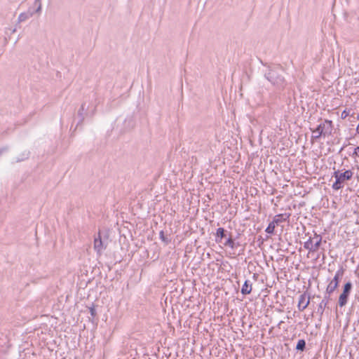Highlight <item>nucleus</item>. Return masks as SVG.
I'll list each match as a JSON object with an SVG mask.
<instances>
[{"label":"nucleus","instance_id":"16","mask_svg":"<svg viewBox=\"0 0 359 359\" xmlns=\"http://www.w3.org/2000/svg\"><path fill=\"white\" fill-rule=\"evenodd\" d=\"M353 156H358L359 157V147H357L355 150H354V152L353 154Z\"/></svg>","mask_w":359,"mask_h":359},{"label":"nucleus","instance_id":"17","mask_svg":"<svg viewBox=\"0 0 359 359\" xmlns=\"http://www.w3.org/2000/svg\"><path fill=\"white\" fill-rule=\"evenodd\" d=\"M94 311H94V309H91V314H92L93 316L94 315Z\"/></svg>","mask_w":359,"mask_h":359},{"label":"nucleus","instance_id":"5","mask_svg":"<svg viewBox=\"0 0 359 359\" xmlns=\"http://www.w3.org/2000/svg\"><path fill=\"white\" fill-rule=\"evenodd\" d=\"M94 249L99 254H100L103 250V243H102L100 235H99L97 238H95Z\"/></svg>","mask_w":359,"mask_h":359},{"label":"nucleus","instance_id":"3","mask_svg":"<svg viewBox=\"0 0 359 359\" xmlns=\"http://www.w3.org/2000/svg\"><path fill=\"white\" fill-rule=\"evenodd\" d=\"M320 243L321 238L319 236H316L306 241L304 246L309 251L316 252L318 250Z\"/></svg>","mask_w":359,"mask_h":359},{"label":"nucleus","instance_id":"15","mask_svg":"<svg viewBox=\"0 0 359 359\" xmlns=\"http://www.w3.org/2000/svg\"><path fill=\"white\" fill-rule=\"evenodd\" d=\"M349 115V112L347 110H344L341 114V118L345 119Z\"/></svg>","mask_w":359,"mask_h":359},{"label":"nucleus","instance_id":"13","mask_svg":"<svg viewBox=\"0 0 359 359\" xmlns=\"http://www.w3.org/2000/svg\"><path fill=\"white\" fill-rule=\"evenodd\" d=\"M306 342L304 339H300L298 341L296 348L298 350L303 351L305 348Z\"/></svg>","mask_w":359,"mask_h":359},{"label":"nucleus","instance_id":"8","mask_svg":"<svg viewBox=\"0 0 359 359\" xmlns=\"http://www.w3.org/2000/svg\"><path fill=\"white\" fill-rule=\"evenodd\" d=\"M288 217L289 216L285 217L283 214L277 215L274 217L272 222L277 226L279 223L286 221Z\"/></svg>","mask_w":359,"mask_h":359},{"label":"nucleus","instance_id":"12","mask_svg":"<svg viewBox=\"0 0 359 359\" xmlns=\"http://www.w3.org/2000/svg\"><path fill=\"white\" fill-rule=\"evenodd\" d=\"M344 273V271L341 270V271H338L336 272L333 279L332 280L333 282L334 283H337V284H339V278L340 276H341Z\"/></svg>","mask_w":359,"mask_h":359},{"label":"nucleus","instance_id":"14","mask_svg":"<svg viewBox=\"0 0 359 359\" xmlns=\"http://www.w3.org/2000/svg\"><path fill=\"white\" fill-rule=\"evenodd\" d=\"M224 245L229 246L232 249L234 248V241L231 237H230L227 239V241L224 243Z\"/></svg>","mask_w":359,"mask_h":359},{"label":"nucleus","instance_id":"6","mask_svg":"<svg viewBox=\"0 0 359 359\" xmlns=\"http://www.w3.org/2000/svg\"><path fill=\"white\" fill-rule=\"evenodd\" d=\"M309 300L306 299L305 295H301L299 297L298 306L300 310L303 311L309 305Z\"/></svg>","mask_w":359,"mask_h":359},{"label":"nucleus","instance_id":"1","mask_svg":"<svg viewBox=\"0 0 359 359\" xmlns=\"http://www.w3.org/2000/svg\"><path fill=\"white\" fill-rule=\"evenodd\" d=\"M333 130V123L330 120H325L315 130H312L313 137L319 138L321 135H331Z\"/></svg>","mask_w":359,"mask_h":359},{"label":"nucleus","instance_id":"11","mask_svg":"<svg viewBox=\"0 0 359 359\" xmlns=\"http://www.w3.org/2000/svg\"><path fill=\"white\" fill-rule=\"evenodd\" d=\"M276 226V225L273 222H271L266 227V232L271 234L273 233Z\"/></svg>","mask_w":359,"mask_h":359},{"label":"nucleus","instance_id":"2","mask_svg":"<svg viewBox=\"0 0 359 359\" xmlns=\"http://www.w3.org/2000/svg\"><path fill=\"white\" fill-rule=\"evenodd\" d=\"M353 176V172L351 170H346L344 172H340L339 171H336L334 173V177L336 179L335 182L332 184V188L334 190H339L342 188V184L346 180H351Z\"/></svg>","mask_w":359,"mask_h":359},{"label":"nucleus","instance_id":"7","mask_svg":"<svg viewBox=\"0 0 359 359\" xmlns=\"http://www.w3.org/2000/svg\"><path fill=\"white\" fill-rule=\"evenodd\" d=\"M252 290V284L249 280H245L241 288V293L243 294H249Z\"/></svg>","mask_w":359,"mask_h":359},{"label":"nucleus","instance_id":"4","mask_svg":"<svg viewBox=\"0 0 359 359\" xmlns=\"http://www.w3.org/2000/svg\"><path fill=\"white\" fill-rule=\"evenodd\" d=\"M351 287L352 285L351 282H348L344 285L343 292L339 297V305L340 307H343L346 304Z\"/></svg>","mask_w":359,"mask_h":359},{"label":"nucleus","instance_id":"10","mask_svg":"<svg viewBox=\"0 0 359 359\" xmlns=\"http://www.w3.org/2000/svg\"><path fill=\"white\" fill-rule=\"evenodd\" d=\"M224 229L223 228H218L217 229V232H216V237H217V239L216 241L217 242H220L221 241V239L224 236Z\"/></svg>","mask_w":359,"mask_h":359},{"label":"nucleus","instance_id":"19","mask_svg":"<svg viewBox=\"0 0 359 359\" xmlns=\"http://www.w3.org/2000/svg\"><path fill=\"white\" fill-rule=\"evenodd\" d=\"M358 118H359V115H358Z\"/></svg>","mask_w":359,"mask_h":359},{"label":"nucleus","instance_id":"9","mask_svg":"<svg viewBox=\"0 0 359 359\" xmlns=\"http://www.w3.org/2000/svg\"><path fill=\"white\" fill-rule=\"evenodd\" d=\"M338 286L339 284L331 280L326 288V291L327 293L331 294L338 287Z\"/></svg>","mask_w":359,"mask_h":359},{"label":"nucleus","instance_id":"18","mask_svg":"<svg viewBox=\"0 0 359 359\" xmlns=\"http://www.w3.org/2000/svg\"><path fill=\"white\" fill-rule=\"evenodd\" d=\"M357 131L359 133V127L357 128Z\"/></svg>","mask_w":359,"mask_h":359}]
</instances>
